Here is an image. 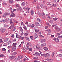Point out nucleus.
Returning <instances> with one entry per match:
<instances>
[{
    "label": "nucleus",
    "instance_id": "obj_1",
    "mask_svg": "<svg viewBox=\"0 0 62 62\" xmlns=\"http://www.w3.org/2000/svg\"><path fill=\"white\" fill-rule=\"evenodd\" d=\"M16 47H15V46L12 47L11 48V52H13L15 51L16 50Z\"/></svg>",
    "mask_w": 62,
    "mask_h": 62
},
{
    "label": "nucleus",
    "instance_id": "obj_2",
    "mask_svg": "<svg viewBox=\"0 0 62 62\" xmlns=\"http://www.w3.org/2000/svg\"><path fill=\"white\" fill-rule=\"evenodd\" d=\"M15 57H16V56H10L9 57V58L11 60H12V59H14V58H15Z\"/></svg>",
    "mask_w": 62,
    "mask_h": 62
},
{
    "label": "nucleus",
    "instance_id": "obj_3",
    "mask_svg": "<svg viewBox=\"0 0 62 62\" xmlns=\"http://www.w3.org/2000/svg\"><path fill=\"white\" fill-rule=\"evenodd\" d=\"M0 30L2 31V33H3V32H4L5 31H6V29H5L3 27H1L0 29Z\"/></svg>",
    "mask_w": 62,
    "mask_h": 62
},
{
    "label": "nucleus",
    "instance_id": "obj_4",
    "mask_svg": "<svg viewBox=\"0 0 62 62\" xmlns=\"http://www.w3.org/2000/svg\"><path fill=\"white\" fill-rule=\"evenodd\" d=\"M12 14L10 16L11 17H15V14L14 13H13V12H11Z\"/></svg>",
    "mask_w": 62,
    "mask_h": 62
},
{
    "label": "nucleus",
    "instance_id": "obj_5",
    "mask_svg": "<svg viewBox=\"0 0 62 62\" xmlns=\"http://www.w3.org/2000/svg\"><path fill=\"white\" fill-rule=\"evenodd\" d=\"M46 60L49 62H52V61H54V59H50L48 58H47L46 59Z\"/></svg>",
    "mask_w": 62,
    "mask_h": 62
},
{
    "label": "nucleus",
    "instance_id": "obj_6",
    "mask_svg": "<svg viewBox=\"0 0 62 62\" xmlns=\"http://www.w3.org/2000/svg\"><path fill=\"white\" fill-rule=\"evenodd\" d=\"M40 54L38 52H36V53L34 54V55H36V56H39V55Z\"/></svg>",
    "mask_w": 62,
    "mask_h": 62
},
{
    "label": "nucleus",
    "instance_id": "obj_7",
    "mask_svg": "<svg viewBox=\"0 0 62 62\" xmlns=\"http://www.w3.org/2000/svg\"><path fill=\"white\" fill-rule=\"evenodd\" d=\"M23 56H19L18 57L17 59L18 60H20L21 59L23 58Z\"/></svg>",
    "mask_w": 62,
    "mask_h": 62
},
{
    "label": "nucleus",
    "instance_id": "obj_8",
    "mask_svg": "<svg viewBox=\"0 0 62 62\" xmlns=\"http://www.w3.org/2000/svg\"><path fill=\"white\" fill-rule=\"evenodd\" d=\"M38 36L37 35V34L35 33L34 34V39H36L37 38H38Z\"/></svg>",
    "mask_w": 62,
    "mask_h": 62
},
{
    "label": "nucleus",
    "instance_id": "obj_9",
    "mask_svg": "<svg viewBox=\"0 0 62 62\" xmlns=\"http://www.w3.org/2000/svg\"><path fill=\"white\" fill-rule=\"evenodd\" d=\"M8 13H5L3 15L2 17H5L6 16H7V15H8Z\"/></svg>",
    "mask_w": 62,
    "mask_h": 62
},
{
    "label": "nucleus",
    "instance_id": "obj_10",
    "mask_svg": "<svg viewBox=\"0 0 62 62\" xmlns=\"http://www.w3.org/2000/svg\"><path fill=\"white\" fill-rule=\"evenodd\" d=\"M35 24L36 25H37V26H38L40 25V24L39 23L37 22H36L35 23Z\"/></svg>",
    "mask_w": 62,
    "mask_h": 62
},
{
    "label": "nucleus",
    "instance_id": "obj_11",
    "mask_svg": "<svg viewBox=\"0 0 62 62\" xmlns=\"http://www.w3.org/2000/svg\"><path fill=\"white\" fill-rule=\"evenodd\" d=\"M9 21V18H7L6 19H5L4 21V22H8Z\"/></svg>",
    "mask_w": 62,
    "mask_h": 62
},
{
    "label": "nucleus",
    "instance_id": "obj_12",
    "mask_svg": "<svg viewBox=\"0 0 62 62\" xmlns=\"http://www.w3.org/2000/svg\"><path fill=\"white\" fill-rule=\"evenodd\" d=\"M13 25H14V24H13L11 26H10L9 28H8V29H12V28H13L14 27V26Z\"/></svg>",
    "mask_w": 62,
    "mask_h": 62
},
{
    "label": "nucleus",
    "instance_id": "obj_13",
    "mask_svg": "<svg viewBox=\"0 0 62 62\" xmlns=\"http://www.w3.org/2000/svg\"><path fill=\"white\" fill-rule=\"evenodd\" d=\"M45 56H47V57H50V55L48 53H47L45 54Z\"/></svg>",
    "mask_w": 62,
    "mask_h": 62
},
{
    "label": "nucleus",
    "instance_id": "obj_14",
    "mask_svg": "<svg viewBox=\"0 0 62 62\" xmlns=\"http://www.w3.org/2000/svg\"><path fill=\"white\" fill-rule=\"evenodd\" d=\"M16 45H17V43H15L13 44L12 45L13 46H14V47H16Z\"/></svg>",
    "mask_w": 62,
    "mask_h": 62
},
{
    "label": "nucleus",
    "instance_id": "obj_15",
    "mask_svg": "<svg viewBox=\"0 0 62 62\" xmlns=\"http://www.w3.org/2000/svg\"><path fill=\"white\" fill-rule=\"evenodd\" d=\"M35 26V25L34 24H32L31 25L30 28H33Z\"/></svg>",
    "mask_w": 62,
    "mask_h": 62
},
{
    "label": "nucleus",
    "instance_id": "obj_16",
    "mask_svg": "<svg viewBox=\"0 0 62 62\" xmlns=\"http://www.w3.org/2000/svg\"><path fill=\"white\" fill-rule=\"evenodd\" d=\"M17 53L16 52H14L11 54V55H16L17 54Z\"/></svg>",
    "mask_w": 62,
    "mask_h": 62
},
{
    "label": "nucleus",
    "instance_id": "obj_17",
    "mask_svg": "<svg viewBox=\"0 0 62 62\" xmlns=\"http://www.w3.org/2000/svg\"><path fill=\"white\" fill-rule=\"evenodd\" d=\"M24 35L25 37H26L28 35V32H26V33H24Z\"/></svg>",
    "mask_w": 62,
    "mask_h": 62
},
{
    "label": "nucleus",
    "instance_id": "obj_18",
    "mask_svg": "<svg viewBox=\"0 0 62 62\" xmlns=\"http://www.w3.org/2000/svg\"><path fill=\"white\" fill-rule=\"evenodd\" d=\"M46 45V43H44L43 44H42L41 45V46H43H43H45Z\"/></svg>",
    "mask_w": 62,
    "mask_h": 62
},
{
    "label": "nucleus",
    "instance_id": "obj_19",
    "mask_svg": "<svg viewBox=\"0 0 62 62\" xmlns=\"http://www.w3.org/2000/svg\"><path fill=\"white\" fill-rule=\"evenodd\" d=\"M8 39H9L8 38H6L4 39V42H7L8 40Z\"/></svg>",
    "mask_w": 62,
    "mask_h": 62
},
{
    "label": "nucleus",
    "instance_id": "obj_20",
    "mask_svg": "<svg viewBox=\"0 0 62 62\" xmlns=\"http://www.w3.org/2000/svg\"><path fill=\"white\" fill-rule=\"evenodd\" d=\"M41 42H44L45 41V39H41Z\"/></svg>",
    "mask_w": 62,
    "mask_h": 62
},
{
    "label": "nucleus",
    "instance_id": "obj_21",
    "mask_svg": "<svg viewBox=\"0 0 62 62\" xmlns=\"http://www.w3.org/2000/svg\"><path fill=\"white\" fill-rule=\"evenodd\" d=\"M31 15H34V11L33 10H32L31 11Z\"/></svg>",
    "mask_w": 62,
    "mask_h": 62
},
{
    "label": "nucleus",
    "instance_id": "obj_22",
    "mask_svg": "<svg viewBox=\"0 0 62 62\" xmlns=\"http://www.w3.org/2000/svg\"><path fill=\"white\" fill-rule=\"evenodd\" d=\"M56 40H55V41L56 42H59V39L57 38L56 39Z\"/></svg>",
    "mask_w": 62,
    "mask_h": 62
},
{
    "label": "nucleus",
    "instance_id": "obj_23",
    "mask_svg": "<svg viewBox=\"0 0 62 62\" xmlns=\"http://www.w3.org/2000/svg\"><path fill=\"white\" fill-rule=\"evenodd\" d=\"M9 3L10 4H12L13 3V0H10L9 1Z\"/></svg>",
    "mask_w": 62,
    "mask_h": 62
},
{
    "label": "nucleus",
    "instance_id": "obj_24",
    "mask_svg": "<svg viewBox=\"0 0 62 62\" xmlns=\"http://www.w3.org/2000/svg\"><path fill=\"white\" fill-rule=\"evenodd\" d=\"M37 21H38L39 22H42L41 20H40V19H39V18H37Z\"/></svg>",
    "mask_w": 62,
    "mask_h": 62
},
{
    "label": "nucleus",
    "instance_id": "obj_25",
    "mask_svg": "<svg viewBox=\"0 0 62 62\" xmlns=\"http://www.w3.org/2000/svg\"><path fill=\"white\" fill-rule=\"evenodd\" d=\"M44 49L45 51H47L48 50V48L46 47H44Z\"/></svg>",
    "mask_w": 62,
    "mask_h": 62
},
{
    "label": "nucleus",
    "instance_id": "obj_26",
    "mask_svg": "<svg viewBox=\"0 0 62 62\" xmlns=\"http://www.w3.org/2000/svg\"><path fill=\"white\" fill-rule=\"evenodd\" d=\"M25 3H24V2H23L21 4V5L22 6H25Z\"/></svg>",
    "mask_w": 62,
    "mask_h": 62
},
{
    "label": "nucleus",
    "instance_id": "obj_27",
    "mask_svg": "<svg viewBox=\"0 0 62 62\" xmlns=\"http://www.w3.org/2000/svg\"><path fill=\"white\" fill-rule=\"evenodd\" d=\"M20 29L21 32H22L23 31V29H22V27H19Z\"/></svg>",
    "mask_w": 62,
    "mask_h": 62
},
{
    "label": "nucleus",
    "instance_id": "obj_28",
    "mask_svg": "<svg viewBox=\"0 0 62 62\" xmlns=\"http://www.w3.org/2000/svg\"><path fill=\"white\" fill-rule=\"evenodd\" d=\"M53 20H54V21H56V20H57V19H58V18H56V17H55L54 18Z\"/></svg>",
    "mask_w": 62,
    "mask_h": 62
},
{
    "label": "nucleus",
    "instance_id": "obj_29",
    "mask_svg": "<svg viewBox=\"0 0 62 62\" xmlns=\"http://www.w3.org/2000/svg\"><path fill=\"white\" fill-rule=\"evenodd\" d=\"M39 30L38 29H36L35 30V32H36V33H38V32H39Z\"/></svg>",
    "mask_w": 62,
    "mask_h": 62
},
{
    "label": "nucleus",
    "instance_id": "obj_30",
    "mask_svg": "<svg viewBox=\"0 0 62 62\" xmlns=\"http://www.w3.org/2000/svg\"><path fill=\"white\" fill-rule=\"evenodd\" d=\"M2 50L3 52H5V51H6V49H5V48H3L2 49Z\"/></svg>",
    "mask_w": 62,
    "mask_h": 62
},
{
    "label": "nucleus",
    "instance_id": "obj_31",
    "mask_svg": "<svg viewBox=\"0 0 62 62\" xmlns=\"http://www.w3.org/2000/svg\"><path fill=\"white\" fill-rule=\"evenodd\" d=\"M3 40H2V39H0V43H2L3 42Z\"/></svg>",
    "mask_w": 62,
    "mask_h": 62
},
{
    "label": "nucleus",
    "instance_id": "obj_32",
    "mask_svg": "<svg viewBox=\"0 0 62 62\" xmlns=\"http://www.w3.org/2000/svg\"><path fill=\"white\" fill-rule=\"evenodd\" d=\"M0 57H4V55L3 54H1L0 55Z\"/></svg>",
    "mask_w": 62,
    "mask_h": 62
},
{
    "label": "nucleus",
    "instance_id": "obj_33",
    "mask_svg": "<svg viewBox=\"0 0 62 62\" xmlns=\"http://www.w3.org/2000/svg\"><path fill=\"white\" fill-rule=\"evenodd\" d=\"M25 39H26L28 40V41H30V40L29 39V38H28V37H26Z\"/></svg>",
    "mask_w": 62,
    "mask_h": 62
},
{
    "label": "nucleus",
    "instance_id": "obj_34",
    "mask_svg": "<svg viewBox=\"0 0 62 62\" xmlns=\"http://www.w3.org/2000/svg\"><path fill=\"white\" fill-rule=\"evenodd\" d=\"M33 36H31L30 37V38H31V39H32V40H33Z\"/></svg>",
    "mask_w": 62,
    "mask_h": 62
},
{
    "label": "nucleus",
    "instance_id": "obj_35",
    "mask_svg": "<svg viewBox=\"0 0 62 62\" xmlns=\"http://www.w3.org/2000/svg\"><path fill=\"white\" fill-rule=\"evenodd\" d=\"M8 53L9 54V53H10V49H9L8 52Z\"/></svg>",
    "mask_w": 62,
    "mask_h": 62
},
{
    "label": "nucleus",
    "instance_id": "obj_36",
    "mask_svg": "<svg viewBox=\"0 0 62 62\" xmlns=\"http://www.w3.org/2000/svg\"><path fill=\"white\" fill-rule=\"evenodd\" d=\"M39 46H36V49H39Z\"/></svg>",
    "mask_w": 62,
    "mask_h": 62
},
{
    "label": "nucleus",
    "instance_id": "obj_37",
    "mask_svg": "<svg viewBox=\"0 0 62 62\" xmlns=\"http://www.w3.org/2000/svg\"><path fill=\"white\" fill-rule=\"evenodd\" d=\"M30 46L29 44L27 43V47H29Z\"/></svg>",
    "mask_w": 62,
    "mask_h": 62
},
{
    "label": "nucleus",
    "instance_id": "obj_38",
    "mask_svg": "<svg viewBox=\"0 0 62 62\" xmlns=\"http://www.w3.org/2000/svg\"><path fill=\"white\" fill-rule=\"evenodd\" d=\"M40 6L42 8H44V6H43V5H41Z\"/></svg>",
    "mask_w": 62,
    "mask_h": 62
},
{
    "label": "nucleus",
    "instance_id": "obj_39",
    "mask_svg": "<svg viewBox=\"0 0 62 62\" xmlns=\"http://www.w3.org/2000/svg\"><path fill=\"white\" fill-rule=\"evenodd\" d=\"M37 14H38L39 15H41V14H40V13L39 12H38Z\"/></svg>",
    "mask_w": 62,
    "mask_h": 62
},
{
    "label": "nucleus",
    "instance_id": "obj_40",
    "mask_svg": "<svg viewBox=\"0 0 62 62\" xmlns=\"http://www.w3.org/2000/svg\"><path fill=\"white\" fill-rule=\"evenodd\" d=\"M47 31L49 33H50V32H51V31H50V29H48Z\"/></svg>",
    "mask_w": 62,
    "mask_h": 62
},
{
    "label": "nucleus",
    "instance_id": "obj_41",
    "mask_svg": "<svg viewBox=\"0 0 62 62\" xmlns=\"http://www.w3.org/2000/svg\"><path fill=\"white\" fill-rule=\"evenodd\" d=\"M16 7H20V5L19 4H16Z\"/></svg>",
    "mask_w": 62,
    "mask_h": 62
},
{
    "label": "nucleus",
    "instance_id": "obj_42",
    "mask_svg": "<svg viewBox=\"0 0 62 62\" xmlns=\"http://www.w3.org/2000/svg\"><path fill=\"white\" fill-rule=\"evenodd\" d=\"M30 10V8H27L26 10H28V11H29Z\"/></svg>",
    "mask_w": 62,
    "mask_h": 62
},
{
    "label": "nucleus",
    "instance_id": "obj_43",
    "mask_svg": "<svg viewBox=\"0 0 62 62\" xmlns=\"http://www.w3.org/2000/svg\"><path fill=\"white\" fill-rule=\"evenodd\" d=\"M54 28L55 29H57L58 28L57 26H55L54 27Z\"/></svg>",
    "mask_w": 62,
    "mask_h": 62
},
{
    "label": "nucleus",
    "instance_id": "obj_44",
    "mask_svg": "<svg viewBox=\"0 0 62 62\" xmlns=\"http://www.w3.org/2000/svg\"><path fill=\"white\" fill-rule=\"evenodd\" d=\"M10 23H13L12 21V20H11V19H10Z\"/></svg>",
    "mask_w": 62,
    "mask_h": 62
},
{
    "label": "nucleus",
    "instance_id": "obj_45",
    "mask_svg": "<svg viewBox=\"0 0 62 62\" xmlns=\"http://www.w3.org/2000/svg\"><path fill=\"white\" fill-rule=\"evenodd\" d=\"M14 34H12L11 35V37H12V38H14Z\"/></svg>",
    "mask_w": 62,
    "mask_h": 62
},
{
    "label": "nucleus",
    "instance_id": "obj_46",
    "mask_svg": "<svg viewBox=\"0 0 62 62\" xmlns=\"http://www.w3.org/2000/svg\"><path fill=\"white\" fill-rule=\"evenodd\" d=\"M8 25H4V27H8Z\"/></svg>",
    "mask_w": 62,
    "mask_h": 62
},
{
    "label": "nucleus",
    "instance_id": "obj_47",
    "mask_svg": "<svg viewBox=\"0 0 62 62\" xmlns=\"http://www.w3.org/2000/svg\"><path fill=\"white\" fill-rule=\"evenodd\" d=\"M11 46H8V49H10V48H11Z\"/></svg>",
    "mask_w": 62,
    "mask_h": 62
},
{
    "label": "nucleus",
    "instance_id": "obj_48",
    "mask_svg": "<svg viewBox=\"0 0 62 62\" xmlns=\"http://www.w3.org/2000/svg\"><path fill=\"white\" fill-rule=\"evenodd\" d=\"M46 24H47V25L48 26H50V24H49V23H46Z\"/></svg>",
    "mask_w": 62,
    "mask_h": 62
},
{
    "label": "nucleus",
    "instance_id": "obj_49",
    "mask_svg": "<svg viewBox=\"0 0 62 62\" xmlns=\"http://www.w3.org/2000/svg\"><path fill=\"white\" fill-rule=\"evenodd\" d=\"M57 30L58 31H60V30L59 28H58L57 29Z\"/></svg>",
    "mask_w": 62,
    "mask_h": 62
},
{
    "label": "nucleus",
    "instance_id": "obj_50",
    "mask_svg": "<svg viewBox=\"0 0 62 62\" xmlns=\"http://www.w3.org/2000/svg\"><path fill=\"white\" fill-rule=\"evenodd\" d=\"M23 28L24 29H25V30H27V28L26 26H24L23 27Z\"/></svg>",
    "mask_w": 62,
    "mask_h": 62
},
{
    "label": "nucleus",
    "instance_id": "obj_51",
    "mask_svg": "<svg viewBox=\"0 0 62 62\" xmlns=\"http://www.w3.org/2000/svg\"><path fill=\"white\" fill-rule=\"evenodd\" d=\"M11 43V41H9L8 43V45L9 44H10Z\"/></svg>",
    "mask_w": 62,
    "mask_h": 62
},
{
    "label": "nucleus",
    "instance_id": "obj_52",
    "mask_svg": "<svg viewBox=\"0 0 62 62\" xmlns=\"http://www.w3.org/2000/svg\"><path fill=\"white\" fill-rule=\"evenodd\" d=\"M29 51H32V48H31L29 49Z\"/></svg>",
    "mask_w": 62,
    "mask_h": 62
},
{
    "label": "nucleus",
    "instance_id": "obj_53",
    "mask_svg": "<svg viewBox=\"0 0 62 62\" xmlns=\"http://www.w3.org/2000/svg\"><path fill=\"white\" fill-rule=\"evenodd\" d=\"M47 18H48V19H49L50 20H52V18H51L49 16L47 17Z\"/></svg>",
    "mask_w": 62,
    "mask_h": 62
},
{
    "label": "nucleus",
    "instance_id": "obj_54",
    "mask_svg": "<svg viewBox=\"0 0 62 62\" xmlns=\"http://www.w3.org/2000/svg\"><path fill=\"white\" fill-rule=\"evenodd\" d=\"M34 59H38V58L36 57H34L33 58Z\"/></svg>",
    "mask_w": 62,
    "mask_h": 62
},
{
    "label": "nucleus",
    "instance_id": "obj_55",
    "mask_svg": "<svg viewBox=\"0 0 62 62\" xmlns=\"http://www.w3.org/2000/svg\"><path fill=\"white\" fill-rule=\"evenodd\" d=\"M31 25H28V24H27V27H30V26H31Z\"/></svg>",
    "mask_w": 62,
    "mask_h": 62
},
{
    "label": "nucleus",
    "instance_id": "obj_56",
    "mask_svg": "<svg viewBox=\"0 0 62 62\" xmlns=\"http://www.w3.org/2000/svg\"><path fill=\"white\" fill-rule=\"evenodd\" d=\"M60 35V33H57V36H59Z\"/></svg>",
    "mask_w": 62,
    "mask_h": 62
},
{
    "label": "nucleus",
    "instance_id": "obj_57",
    "mask_svg": "<svg viewBox=\"0 0 62 62\" xmlns=\"http://www.w3.org/2000/svg\"><path fill=\"white\" fill-rule=\"evenodd\" d=\"M29 47H27L26 50H29Z\"/></svg>",
    "mask_w": 62,
    "mask_h": 62
},
{
    "label": "nucleus",
    "instance_id": "obj_58",
    "mask_svg": "<svg viewBox=\"0 0 62 62\" xmlns=\"http://www.w3.org/2000/svg\"><path fill=\"white\" fill-rule=\"evenodd\" d=\"M39 36L41 37H42V38H44V36H42V35H39Z\"/></svg>",
    "mask_w": 62,
    "mask_h": 62
},
{
    "label": "nucleus",
    "instance_id": "obj_59",
    "mask_svg": "<svg viewBox=\"0 0 62 62\" xmlns=\"http://www.w3.org/2000/svg\"><path fill=\"white\" fill-rule=\"evenodd\" d=\"M3 5H6L7 4L5 3V2H3L2 3Z\"/></svg>",
    "mask_w": 62,
    "mask_h": 62
},
{
    "label": "nucleus",
    "instance_id": "obj_60",
    "mask_svg": "<svg viewBox=\"0 0 62 62\" xmlns=\"http://www.w3.org/2000/svg\"><path fill=\"white\" fill-rule=\"evenodd\" d=\"M51 38H54V35H52L51 36Z\"/></svg>",
    "mask_w": 62,
    "mask_h": 62
},
{
    "label": "nucleus",
    "instance_id": "obj_61",
    "mask_svg": "<svg viewBox=\"0 0 62 62\" xmlns=\"http://www.w3.org/2000/svg\"><path fill=\"white\" fill-rule=\"evenodd\" d=\"M37 8L38 9H39V7L38 6H37Z\"/></svg>",
    "mask_w": 62,
    "mask_h": 62
},
{
    "label": "nucleus",
    "instance_id": "obj_62",
    "mask_svg": "<svg viewBox=\"0 0 62 62\" xmlns=\"http://www.w3.org/2000/svg\"><path fill=\"white\" fill-rule=\"evenodd\" d=\"M0 22H4V20L3 19H1V20H0Z\"/></svg>",
    "mask_w": 62,
    "mask_h": 62
},
{
    "label": "nucleus",
    "instance_id": "obj_63",
    "mask_svg": "<svg viewBox=\"0 0 62 62\" xmlns=\"http://www.w3.org/2000/svg\"><path fill=\"white\" fill-rule=\"evenodd\" d=\"M34 61L35 62H39L38 61Z\"/></svg>",
    "mask_w": 62,
    "mask_h": 62
},
{
    "label": "nucleus",
    "instance_id": "obj_64",
    "mask_svg": "<svg viewBox=\"0 0 62 62\" xmlns=\"http://www.w3.org/2000/svg\"><path fill=\"white\" fill-rule=\"evenodd\" d=\"M59 56H60V57H61L62 56V54H60L59 55Z\"/></svg>",
    "mask_w": 62,
    "mask_h": 62
}]
</instances>
